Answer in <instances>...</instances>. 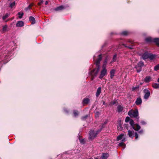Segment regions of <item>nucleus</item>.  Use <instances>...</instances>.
Here are the masks:
<instances>
[{
  "instance_id": "f257e3e1",
  "label": "nucleus",
  "mask_w": 159,
  "mask_h": 159,
  "mask_svg": "<svg viewBox=\"0 0 159 159\" xmlns=\"http://www.w3.org/2000/svg\"><path fill=\"white\" fill-rule=\"evenodd\" d=\"M102 59V54H100L98 56V57L95 61V64L96 65L95 69H93L89 73V74L93 77L92 79L96 76L99 72L100 68V63Z\"/></svg>"
},
{
  "instance_id": "f03ea898",
  "label": "nucleus",
  "mask_w": 159,
  "mask_h": 159,
  "mask_svg": "<svg viewBox=\"0 0 159 159\" xmlns=\"http://www.w3.org/2000/svg\"><path fill=\"white\" fill-rule=\"evenodd\" d=\"M139 55L141 56L142 58L144 60L147 59H149L150 60H152L156 57V56L155 55L148 52H145L143 53L140 54Z\"/></svg>"
},
{
  "instance_id": "7ed1b4c3",
  "label": "nucleus",
  "mask_w": 159,
  "mask_h": 159,
  "mask_svg": "<svg viewBox=\"0 0 159 159\" xmlns=\"http://www.w3.org/2000/svg\"><path fill=\"white\" fill-rule=\"evenodd\" d=\"M128 115L131 118H135L137 122L139 121V112L137 109H135L134 110H130L128 112Z\"/></svg>"
},
{
  "instance_id": "20e7f679",
  "label": "nucleus",
  "mask_w": 159,
  "mask_h": 159,
  "mask_svg": "<svg viewBox=\"0 0 159 159\" xmlns=\"http://www.w3.org/2000/svg\"><path fill=\"white\" fill-rule=\"evenodd\" d=\"M106 123L107 122H105L104 124H102L101 128L98 130L96 133H95L94 130H91L89 133V139H91L94 138L101 131L102 129L104 127V125L106 124Z\"/></svg>"
},
{
  "instance_id": "39448f33",
  "label": "nucleus",
  "mask_w": 159,
  "mask_h": 159,
  "mask_svg": "<svg viewBox=\"0 0 159 159\" xmlns=\"http://www.w3.org/2000/svg\"><path fill=\"white\" fill-rule=\"evenodd\" d=\"M107 63V61L106 60H105L104 61V63L102 67V70L101 71L99 77L100 79H102L107 74V70L106 68V65Z\"/></svg>"
},
{
  "instance_id": "423d86ee",
  "label": "nucleus",
  "mask_w": 159,
  "mask_h": 159,
  "mask_svg": "<svg viewBox=\"0 0 159 159\" xmlns=\"http://www.w3.org/2000/svg\"><path fill=\"white\" fill-rule=\"evenodd\" d=\"M145 40L147 43L154 42L158 46H159V38H156L152 39L151 37H148L145 39Z\"/></svg>"
},
{
  "instance_id": "0eeeda50",
  "label": "nucleus",
  "mask_w": 159,
  "mask_h": 159,
  "mask_svg": "<svg viewBox=\"0 0 159 159\" xmlns=\"http://www.w3.org/2000/svg\"><path fill=\"white\" fill-rule=\"evenodd\" d=\"M143 66L144 63L142 61H141L138 63L137 65L136 66L137 72H139L141 71L142 68Z\"/></svg>"
},
{
  "instance_id": "6e6552de",
  "label": "nucleus",
  "mask_w": 159,
  "mask_h": 159,
  "mask_svg": "<svg viewBox=\"0 0 159 159\" xmlns=\"http://www.w3.org/2000/svg\"><path fill=\"white\" fill-rule=\"evenodd\" d=\"M143 91L144 93V98L146 100H147L150 96V91L147 89H144Z\"/></svg>"
},
{
  "instance_id": "1a4fd4ad",
  "label": "nucleus",
  "mask_w": 159,
  "mask_h": 159,
  "mask_svg": "<svg viewBox=\"0 0 159 159\" xmlns=\"http://www.w3.org/2000/svg\"><path fill=\"white\" fill-rule=\"evenodd\" d=\"M123 107L121 105H119L117 106L116 108V111L120 113L122 112L123 110Z\"/></svg>"
},
{
  "instance_id": "9d476101",
  "label": "nucleus",
  "mask_w": 159,
  "mask_h": 159,
  "mask_svg": "<svg viewBox=\"0 0 159 159\" xmlns=\"http://www.w3.org/2000/svg\"><path fill=\"white\" fill-rule=\"evenodd\" d=\"M24 25V23L23 21H20L17 22L16 24V26L17 27H21Z\"/></svg>"
},
{
  "instance_id": "9b49d317",
  "label": "nucleus",
  "mask_w": 159,
  "mask_h": 159,
  "mask_svg": "<svg viewBox=\"0 0 159 159\" xmlns=\"http://www.w3.org/2000/svg\"><path fill=\"white\" fill-rule=\"evenodd\" d=\"M124 47H125L126 48H129L130 49H134V48H132V46L131 45L129 46H126L124 44H122L121 46H120L118 48L120 49L124 48Z\"/></svg>"
},
{
  "instance_id": "f8f14e48",
  "label": "nucleus",
  "mask_w": 159,
  "mask_h": 159,
  "mask_svg": "<svg viewBox=\"0 0 159 159\" xmlns=\"http://www.w3.org/2000/svg\"><path fill=\"white\" fill-rule=\"evenodd\" d=\"M142 102V100L141 98L139 97L137 98L135 101V103L137 105H139L141 104Z\"/></svg>"
},
{
  "instance_id": "ddd939ff",
  "label": "nucleus",
  "mask_w": 159,
  "mask_h": 159,
  "mask_svg": "<svg viewBox=\"0 0 159 159\" xmlns=\"http://www.w3.org/2000/svg\"><path fill=\"white\" fill-rule=\"evenodd\" d=\"M134 132L133 131H132L129 130L128 131V135L129 136L132 138H133L134 137Z\"/></svg>"
},
{
  "instance_id": "4468645a",
  "label": "nucleus",
  "mask_w": 159,
  "mask_h": 159,
  "mask_svg": "<svg viewBox=\"0 0 159 159\" xmlns=\"http://www.w3.org/2000/svg\"><path fill=\"white\" fill-rule=\"evenodd\" d=\"M101 88L100 87H99L96 92V97H98L100 95V93H101Z\"/></svg>"
},
{
  "instance_id": "2eb2a0df",
  "label": "nucleus",
  "mask_w": 159,
  "mask_h": 159,
  "mask_svg": "<svg viewBox=\"0 0 159 159\" xmlns=\"http://www.w3.org/2000/svg\"><path fill=\"white\" fill-rule=\"evenodd\" d=\"M133 128L135 130L137 131L139 130L141 127L139 124H135Z\"/></svg>"
},
{
  "instance_id": "dca6fc26",
  "label": "nucleus",
  "mask_w": 159,
  "mask_h": 159,
  "mask_svg": "<svg viewBox=\"0 0 159 159\" xmlns=\"http://www.w3.org/2000/svg\"><path fill=\"white\" fill-rule=\"evenodd\" d=\"M115 70L114 69L111 70L110 72V77L111 79H112L114 76Z\"/></svg>"
},
{
  "instance_id": "f3484780",
  "label": "nucleus",
  "mask_w": 159,
  "mask_h": 159,
  "mask_svg": "<svg viewBox=\"0 0 159 159\" xmlns=\"http://www.w3.org/2000/svg\"><path fill=\"white\" fill-rule=\"evenodd\" d=\"M108 155L109 154L107 153H103L101 157V159H107Z\"/></svg>"
},
{
  "instance_id": "a211bd4d",
  "label": "nucleus",
  "mask_w": 159,
  "mask_h": 159,
  "mask_svg": "<svg viewBox=\"0 0 159 159\" xmlns=\"http://www.w3.org/2000/svg\"><path fill=\"white\" fill-rule=\"evenodd\" d=\"M89 102V99L88 98H85L83 99V103L84 104H87Z\"/></svg>"
},
{
  "instance_id": "6ab92c4d",
  "label": "nucleus",
  "mask_w": 159,
  "mask_h": 159,
  "mask_svg": "<svg viewBox=\"0 0 159 159\" xmlns=\"http://www.w3.org/2000/svg\"><path fill=\"white\" fill-rule=\"evenodd\" d=\"M64 8L63 6H61L55 8L54 10L56 11H59L63 10Z\"/></svg>"
},
{
  "instance_id": "aec40b11",
  "label": "nucleus",
  "mask_w": 159,
  "mask_h": 159,
  "mask_svg": "<svg viewBox=\"0 0 159 159\" xmlns=\"http://www.w3.org/2000/svg\"><path fill=\"white\" fill-rule=\"evenodd\" d=\"M29 20L30 21H32V24L35 23V20L34 17L32 16H30L29 18Z\"/></svg>"
},
{
  "instance_id": "412c9836",
  "label": "nucleus",
  "mask_w": 159,
  "mask_h": 159,
  "mask_svg": "<svg viewBox=\"0 0 159 159\" xmlns=\"http://www.w3.org/2000/svg\"><path fill=\"white\" fill-rule=\"evenodd\" d=\"M152 86L155 89L159 88V84L153 83L152 84Z\"/></svg>"
},
{
  "instance_id": "4be33fe9",
  "label": "nucleus",
  "mask_w": 159,
  "mask_h": 159,
  "mask_svg": "<svg viewBox=\"0 0 159 159\" xmlns=\"http://www.w3.org/2000/svg\"><path fill=\"white\" fill-rule=\"evenodd\" d=\"M9 30L8 29L7 27V25H5L2 28V31L3 32L8 31Z\"/></svg>"
},
{
  "instance_id": "5701e85b",
  "label": "nucleus",
  "mask_w": 159,
  "mask_h": 159,
  "mask_svg": "<svg viewBox=\"0 0 159 159\" xmlns=\"http://www.w3.org/2000/svg\"><path fill=\"white\" fill-rule=\"evenodd\" d=\"M124 137V134H121L119 135L117 138V140H120L122 139Z\"/></svg>"
},
{
  "instance_id": "b1692460",
  "label": "nucleus",
  "mask_w": 159,
  "mask_h": 159,
  "mask_svg": "<svg viewBox=\"0 0 159 159\" xmlns=\"http://www.w3.org/2000/svg\"><path fill=\"white\" fill-rule=\"evenodd\" d=\"M151 79V78L149 76H147L144 79L145 82H148L150 81V80Z\"/></svg>"
},
{
  "instance_id": "393cba45",
  "label": "nucleus",
  "mask_w": 159,
  "mask_h": 159,
  "mask_svg": "<svg viewBox=\"0 0 159 159\" xmlns=\"http://www.w3.org/2000/svg\"><path fill=\"white\" fill-rule=\"evenodd\" d=\"M118 145L119 146L122 147L123 149H124L126 147V145L123 142L120 143Z\"/></svg>"
},
{
  "instance_id": "a878e982",
  "label": "nucleus",
  "mask_w": 159,
  "mask_h": 159,
  "mask_svg": "<svg viewBox=\"0 0 159 159\" xmlns=\"http://www.w3.org/2000/svg\"><path fill=\"white\" fill-rule=\"evenodd\" d=\"M134 122L133 120H130L129 121V124L130 125L132 126V128L134 126Z\"/></svg>"
},
{
  "instance_id": "bb28decb",
  "label": "nucleus",
  "mask_w": 159,
  "mask_h": 159,
  "mask_svg": "<svg viewBox=\"0 0 159 159\" xmlns=\"http://www.w3.org/2000/svg\"><path fill=\"white\" fill-rule=\"evenodd\" d=\"M116 54H115L113 57L111 61V62H114L116 61Z\"/></svg>"
},
{
  "instance_id": "cd10ccee",
  "label": "nucleus",
  "mask_w": 159,
  "mask_h": 159,
  "mask_svg": "<svg viewBox=\"0 0 159 159\" xmlns=\"http://www.w3.org/2000/svg\"><path fill=\"white\" fill-rule=\"evenodd\" d=\"M9 15V14L8 13H6L5 15L3 16L2 17V19L3 20H5L6 19L7 17H8Z\"/></svg>"
},
{
  "instance_id": "c85d7f7f",
  "label": "nucleus",
  "mask_w": 159,
  "mask_h": 159,
  "mask_svg": "<svg viewBox=\"0 0 159 159\" xmlns=\"http://www.w3.org/2000/svg\"><path fill=\"white\" fill-rule=\"evenodd\" d=\"M16 3L14 1V2L11 3L10 5V7L12 8H13L15 5Z\"/></svg>"
},
{
  "instance_id": "c756f323",
  "label": "nucleus",
  "mask_w": 159,
  "mask_h": 159,
  "mask_svg": "<svg viewBox=\"0 0 159 159\" xmlns=\"http://www.w3.org/2000/svg\"><path fill=\"white\" fill-rule=\"evenodd\" d=\"M73 113L74 115V116L75 117L77 116L78 115V112L77 111L75 110L73 111Z\"/></svg>"
},
{
  "instance_id": "7c9ffc66",
  "label": "nucleus",
  "mask_w": 159,
  "mask_h": 159,
  "mask_svg": "<svg viewBox=\"0 0 159 159\" xmlns=\"http://www.w3.org/2000/svg\"><path fill=\"white\" fill-rule=\"evenodd\" d=\"M18 14L19 15V18L21 19L22 18V16L24 15V13H21L20 12H19L18 13Z\"/></svg>"
},
{
  "instance_id": "2f4dec72",
  "label": "nucleus",
  "mask_w": 159,
  "mask_h": 159,
  "mask_svg": "<svg viewBox=\"0 0 159 159\" xmlns=\"http://www.w3.org/2000/svg\"><path fill=\"white\" fill-rule=\"evenodd\" d=\"M128 34V32L126 31H124L121 33V34L123 35H127Z\"/></svg>"
},
{
  "instance_id": "473e14b6",
  "label": "nucleus",
  "mask_w": 159,
  "mask_h": 159,
  "mask_svg": "<svg viewBox=\"0 0 159 159\" xmlns=\"http://www.w3.org/2000/svg\"><path fill=\"white\" fill-rule=\"evenodd\" d=\"M154 69L156 71H157L159 70V64L155 66L154 68Z\"/></svg>"
},
{
  "instance_id": "72a5a7b5",
  "label": "nucleus",
  "mask_w": 159,
  "mask_h": 159,
  "mask_svg": "<svg viewBox=\"0 0 159 159\" xmlns=\"http://www.w3.org/2000/svg\"><path fill=\"white\" fill-rule=\"evenodd\" d=\"M117 128L118 129L120 130H122L123 129L121 124H119V125H118V126H117Z\"/></svg>"
},
{
  "instance_id": "f704fd0d",
  "label": "nucleus",
  "mask_w": 159,
  "mask_h": 159,
  "mask_svg": "<svg viewBox=\"0 0 159 159\" xmlns=\"http://www.w3.org/2000/svg\"><path fill=\"white\" fill-rule=\"evenodd\" d=\"M130 118L128 116L126 117V118H125V121L126 122H128L129 121H130Z\"/></svg>"
},
{
  "instance_id": "c9c22d12",
  "label": "nucleus",
  "mask_w": 159,
  "mask_h": 159,
  "mask_svg": "<svg viewBox=\"0 0 159 159\" xmlns=\"http://www.w3.org/2000/svg\"><path fill=\"white\" fill-rule=\"evenodd\" d=\"M79 139L81 143L83 144L85 143V141L84 139H81L80 138Z\"/></svg>"
},
{
  "instance_id": "e433bc0d",
  "label": "nucleus",
  "mask_w": 159,
  "mask_h": 159,
  "mask_svg": "<svg viewBox=\"0 0 159 159\" xmlns=\"http://www.w3.org/2000/svg\"><path fill=\"white\" fill-rule=\"evenodd\" d=\"M43 2V0H41L40 2H39L38 3V4L39 5H41Z\"/></svg>"
},
{
  "instance_id": "4c0bfd02",
  "label": "nucleus",
  "mask_w": 159,
  "mask_h": 159,
  "mask_svg": "<svg viewBox=\"0 0 159 159\" xmlns=\"http://www.w3.org/2000/svg\"><path fill=\"white\" fill-rule=\"evenodd\" d=\"M87 117H88V116L86 115L82 117L81 118V119L83 120H84L87 118Z\"/></svg>"
},
{
  "instance_id": "58836bf2",
  "label": "nucleus",
  "mask_w": 159,
  "mask_h": 159,
  "mask_svg": "<svg viewBox=\"0 0 159 159\" xmlns=\"http://www.w3.org/2000/svg\"><path fill=\"white\" fill-rule=\"evenodd\" d=\"M141 123L142 125H144L146 124V122L144 121H142L141 122Z\"/></svg>"
},
{
  "instance_id": "ea45409f",
  "label": "nucleus",
  "mask_w": 159,
  "mask_h": 159,
  "mask_svg": "<svg viewBox=\"0 0 159 159\" xmlns=\"http://www.w3.org/2000/svg\"><path fill=\"white\" fill-rule=\"evenodd\" d=\"M139 87L138 86H137V87H133L132 89V90L133 91H134V90H135L136 89H137L138 88H139Z\"/></svg>"
},
{
  "instance_id": "a19ab883",
  "label": "nucleus",
  "mask_w": 159,
  "mask_h": 159,
  "mask_svg": "<svg viewBox=\"0 0 159 159\" xmlns=\"http://www.w3.org/2000/svg\"><path fill=\"white\" fill-rule=\"evenodd\" d=\"M135 139H137L138 137V135L137 133H135Z\"/></svg>"
},
{
  "instance_id": "79ce46f5",
  "label": "nucleus",
  "mask_w": 159,
  "mask_h": 159,
  "mask_svg": "<svg viewBox=\"0 0 159 159\" xmlns=\"http://www.w3.org/2000/svg\"><path fill=\"white\" fill-rule=\"evenodd\" d=\"M125 137H124L122 139V142L123 143L124 142H125Z\"/></svg>"
},
{
  "instance_id": "37998d69",
  "label": "nucleus",
  "mask_w": 159,
  "mask_h": 159,
  "mask_svg": "<svg viewBox=\"0 0 159 159\" xmlns=\"http://www.w3.org/2000/svg\"><path fill=\"white\" fill-rule=\"evenodd\" d=\"M139 133L140 134H142L143 133V130L141 129L139 131Z\"/></svg>"
},
{
  "instance_id": "c03bdc74",
  "label": "nucleus",
  "mask_w": 159,
  "mask_h": 159,
  "mask_svg": "<svg viewBox=\"0 0 159 159\" xmlns=\"http://www.w3.org/2000/svg\"><path fill=\"white\" fill-rule=\"evenodd\" d=\"M115 103V102H111V104L112 105H114Z\"/></svg>"
},
{
  "instance_id": "a18cd8bd",
  "label": "nucleus",
  "mask_w": 159,
  "mask_h": 159,
  "mask_svg": "<svg viewBox=\"0 0 159 159\" xmlns=\"http://www.w3.org/2000/svg\"><path fill=\"white\" fill-rule=\"evenodd\" d=\"M30 7H31L30 5H29V6L28 7L26 8V9H30Z\"/></svg>"
},
{
  "instance_id": "49530a36",
  "label": "nucleus",
  "mask_w": 159,
  "mask_h": 159,
  "mask_svg": "<svg viewBox=\"0 0 159 159\" xmlns=\"http://www.w3.org/2000/svg\"><path fill=\"white\" fill-rule=\"evenodd\" d=\"M48 2L47 1H46L45 2V5H47L48 4Z\"/></svg>"
},
{
  "instance_id": "de8ad7c7",
  "label": "nucleus",
  "mask_w": 159,
  "mask_h": 159,
  "mask_svg": "<svg viewBox=\"0 0 159 159\" xmlns=\"http://www.w3.org/2000/svg\"><path fill=\"white\" fill-rule=\"evenodd\" d=\"M64 110L67 113L68 112V111L67 110L64 109Z\"/></svg>"
},
{
  "instance_id": "09e8293b",
  "label": "nucleus",
  "mask_w": 159,
  "mask_h": 159,
  "mask_svg": "<svg viewBox=\"0 0 159 159\" xmlns=\"http://www.w3.org/2000/svg\"><path fill=\"white\" fill-rule=\"evenodd\" d=\"M157 81L159 83V78L157 79Z\"/></svg>"
},
{
  "instance_id": "8fccbe9b",
  "label": "nucleus",
  "mask_w": 159,
  "mask_h": 159,
  "mask_svg": "<svg viewBox=\"0 0 159 159\" xmlns=\"http://www.w3.org/2000/svg\"><path fill=\"white\" fill-rule=\"evenodd\" d=\"M103 104L105 105V102H103Z\"/></svg>"
},
{
  "instance_id": "3c124183",
  "label": "nucleus",
  "mask_w": 159,
  "mask_h": 159,
  "mask_svg": "<svg viewBox=\"0 0 159 159\" xmlns=\"http://www.w3.org/2000/svg\"><path fill=\"white\" fill-rule=\"evenodd\" d=\"M95 159H98L97 158H96Z\"/></svg>"
}]
</instances>
